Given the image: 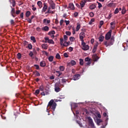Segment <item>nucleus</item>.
<instances>
[{"label": "nucleus", "instance_id": "nucleus-1", "mask_svg": "<svg viewBox=\"0 0 128 128\" xmlns=\"http://www.w3.org/2000/svg\"><path fill=\"white\" fill-rule=\"evenodd\" d=\"M48 108H51L53 112H54L56 110V103L54 102V100H51L48 104Z\"/></svg>", "mask_w": 128, "mask_h": 128}, {"label": "nucleus", "instance_id": "nucleus-2", "mask_svg": "<svg viewBox=\"0 0 128 128\" xmlns=\"http://www.w3.org/2000/svg\"><path fill=\"white\" fill-rule=\"evenodd\" d=\"M87 119L88 120L90 126L92 128H96V126H94V121L92 120V118L90 116H88Z\"/></svg>", "mask_w": 128, "mask_h": 128}, {"label": "nucleus", "instance_id": "nucleus-3", "mask_svg": "<svg viewBox=\"0 0 128 128\" xmlns=\"http://www.w3.org/2000/svg\"><path fill=\"white\" fill-rule=\"evenodd\" d=\"M48 4H49L52 10H54L56 8V3L54 2V0H49L48 1Z\"/></svg>", "mask_w": 128, "mask_h": 128}, {"label": "nucleus", "instance_id": "nucleus-4", "mask_svg": "<svg viewBox=\"0 0 128 128\" xmlns=\"http://www.w3.org/2000/svg\"><path fill=\"white\" fill-rule=\"evenodd\" d=\"M82 48L83 50H90V46H88V45H86L84 42H82Z\"/></svg>", "mask_w": 128, "mask_h": 128}, {"label": "nucleus", "instance_id": "nucleus-5", "mask_svg": "<svg viewBox=\"0 0 128 128\" xmlns=\"http://www.w3.org/2000/svg\"><path fill=\"white\" fill-rule=\"evenodd\" d=\"M79 38L82 42H84V38H86V33L84 32H81L80 34Z\"/></svg>", "mask_w": 128, "mask_h": 128}, {"label": "nucleus", "instance_id": "nucleus-6", "mask_svg": "<svg viewBox=\"0 0 128 128\" xmlns=\"http://www.w3.org/2000/svg\"><path fill=\"white\" fill-rule=\"evenodd\" d=\"M112 30H110L106 34L105 38L106 40H108L112 36Z\"/></svg>", "mask_w": 128, "mask_h": 128}, {"label": "nucleus", "instance_id": "nucleus-7", "mask_svg": "<svg viewBox=\"0 0 128 128\" xmlns=\"http://www.w3.org/2000/svg\"><path fill=\"white\" fill-rule=\"evenodd\" d=\"M44 40V42H48V44H54V40H50L48 37H45Z\"/></svg>", "mask_w": 128, "mask_h": 128}, {"label": "nucleus", "instance_id": "nucleus-8", "mask_svg": "<svg viewBox=\"0 0 128 128\" xmlns=\"http://www.w3.org/2000/svg\"><path fill=\"white\" fill-rule=\"evenodd\" d=\"M47 8H48V5H47L46 3H44V7L42 9V12H46Z\"/></svg>", "mask_w": 128, "mask_h": 128}, {"label": "nucleus", "instance_id": "nucleus-9", "mask_svg": "<svg viewBox=\"0 0 128 128\" xmlns=\"http://www.w3.org/2000/svg\"><path fill=\"white\" fill-rule=\"evenodd\" d=\"M11 14L13 18H16V16H14V14H16V9H14V8H12V6H11Z\"/></svg>", "mask_w": 128, "mask_h": 128}, {"label": "nucleus", "instance_id": "nucleus-10", "mask_svg": "<svg viewBox=\"0 0 128 128\" xmlns=\"http://www.w3.org/2000/svg\"><path fill=\"white\" fill-rule=\"evenodd\" d=\"M58 84H56L55 85V88H54V90L56 92H60V88L58 86Z\"/></svg>", "mask_w": 128, "mask_h": 128}, {"label": "nucleus", "instance_id": "nucleus-11", "mask_svg": "<svg viewBox=\"0 0 128 128\" xmlns=\"http://www.w3.org/2000/svg\"><path fill=\"white\" fill-rule=\"evenodd\" d=\"M80 74H76L73 76V80H78V78H80Z\"/></svg>", "mask_w": 128, "mask_h": 128}, {"label": "nucleus", "instance_id": "nucleus-12", "mask_svg": "<svg viewBox=\"0 0 128 128\" xmlns=\"http://www.w3.org/2000/svg\"><path fill=\"white\" fill-rule=\"evenodd\" d=\"M51 7H48V11L45 12V14H54V11L50 10Z\"/></svg>", "mask_w": 128, "mask_h": 128}, {"label": "nucleus", "instance_id": "nucleus-13", "mask_svg": "<svg viewBox=\"0 0 128 128\" xmlns=\"http://www.w3.org/2000/svg\"><path fill=\"white\" fill-rule=\"evenodd\" d=\"M114 37H112L110 40L108 42L110 46H112L114 44Z\"/></svg>", "mask_w": 128, "mask_h": 128}, {"label": "nucleus", "instance_id": "nucleus-14", "mask_svg": "<svg viewBox=\"0 0 128 128\" xmlns=\"http://www.w3.org/2000/svg\"><path fill=\"white\" fill-rule=\"evenodd\" d=\"M70 64H72V66H76V62L74 60H72L70 63H68L67 66H70Z\"/></svg>", "mask_w": 128, "mask_h": 128}, {"label": "nucleus", "instance_id": "nucleus-15", "mask_svg": "<svg viewBox=\"0 0 128 128\" xmlns=\"http://www.w3.org/2000/svg\"><path fill=\"white\" fill-rule=\"evenodd\" d=\"M68 8L70 9V10H74V4L72 3H70L69 4Z\"/></svg>", "mask_w": 128, "mask_h": 128}, {"label": "nucleus", "instance_id": "nucleus-16", "mask_svg": "<svg viewBox=\"0 0 128 128\" xmlns=\"http://www.w3.org/2000/svg\"><path fill=\"white\" fill-rule=\"evenodd\" d=\"M98 46V44H96L94 46L93 50H92L93 54H94V52H96V48H97Z\"/></svg>", "mask_w": 128, "mask_h": 128}, {"label": "nucleus", "instance_id": "nucleus-17", "mask_svg": "<svg viewBox=\"0 0 128 128\" xmlns=\"http://www.w3.org/2000/svg\"><path fill=\"white\" fill-rule=\"evenodd\" d=\"M42 30H44V32H48L50 30V28L48 26H45L42 28Z\"/></svg>", "mask_w": 128, "mask_h": 128}, {"label": "nucleus", "instance_id": "nucleus-18", "mask_svg": "<svg viewBox=\"0 0 128 128\" xmlns=\"http://www.w3.org/2000/svg\"><path fill=\"white\" fill-rule=\"evenodd\" d=\"M40 66H41L42 68H44V66H46V62L45 61L40 62Z\"/></svg>", "mask_w": 128, "mask_h": 128}, {"label": "nucleus", "instance_id": "nucleus-19", "mask_svg": "<svg viewBox=\"0 0 128 128\" xmlns=\"http://www.w3.org/2000/svg\"><path fill=\"white\" fill-rule=\"evenodd\" d=\"M34 74H35L36 76H40V74L38 70H34L33 72Z\"/></svg>", "mask_w": 128, "mask_h": 128}, {"label": "nucleus", "instance_id": "nucleus-20", "mask_svg": "<svg viewBox=\"0 0 128 128\" xmlns=\"http://www.w3.org/2000/svg\"><path fill=\"white\" fill-rule=\"evenodd\" d=\"M86 1H84V2L82 1L80 3V6L81 7V10L82 8H84V6H86Z\"/></svg>", "mask_w": 128, "mask_h": 128}, {"label": "nucleus", "instance_id": "nucleus-21", "mask_svg": "<svg viewBox=\"0 0 128 128\" xmlns=\"http://www.w3.org/2000/svg\"><path fill=\"white\" fill-rule=\"evenodd\" d=\"M37 4L38 6H39V8H42V2L40 1H38L37 2Z\"/></svg>", "mask_w": 128, "mask_h": 128}, {"label": "nucleus", "instance_id": "nucleus-22", "mask_svg": "<svg viewBox=\"0 0 128 128\" xmlns=\"http://www.w3.org/2000/svg\"><path fill=\"white\" fill-rule=\"evenodd\" d=\"M93 60L94 62H96L98 60V56H97L96 54H94L93 56Z\"/></svg>", "mask_w": 128, "mask_h": 128}, {"label": "nucleus", "instance_id": "nucleus-23", "mask_svg": "<svg viewBox=\"0 0 128 128\" xmlns=\"http://www.w3.org/2000/svg\"><path fill=\"white\" fill-rule=\"evenodd\" d=\"M96 8V6L95 4H92L90 6V10H94Z\"/></svg>", "mask_w": 128, "mask_h": 128}, {"label": "nucleus", "instance_id": "nucleus-24", "mask_svg": "<svg viewBox=\"0 0 128 128\" xmlns=\"http://www.w3.org/2000/svg\"><path fill=\"white\" fill-rule=\"evenodd\" d=\"M104 44L106 46V48H108V46H110L108 41H104Z\"/></svg>", "mask_w": 128, "mask_h": 128}, {"label": "nucleus", "instance_id": "nucleus-25", "mask_svg": "<svg viewBox=\"0 0 128 128\" xmlns=\"http://www.w3.org/2000/svg\"><path fill=\"white\" fill-rule=\"evenodd\" d=\"M43 22H44V24H50V20H48L46 19H44L43 20Z\"/></svg>", "mask_w": 128, "mask_h": 128}, {"label": "nucleus", "instance_id": "nucleus-26", "mask_svg": "<svg viewBox=\"0 0 128 128\" xmlns=\"http://www.w3.org/2000/svg\"><path fill=\"white\" fill-rule=\"evenodd\" d=\"M104 37L102 36H100L99 38H98V40H99V42H104Z\"/></svg>", "mask_w": 128, "mask_h": 128}, {"label": "nucleus", "instance_id": "nucleus-27", "mask_svg": "<svg viewBox=\"0 0 128 128\" xmlns=\"http://www.w3.org/2000/svg\"><path fill=\"white\" fill-rule=\"evenodd\" d=\"M30 40L33 42H36V38L34 36H30Z\"/></svg>", "mask_w": 128, "mask_h": 128}, {"label": "nucleus", "instance_id": "nucleus-28", "mask_svg": "<svg viewBox=\"0 0 128 128\" xmlns=\"http://www.w3.org/2000/svg\"><path fill=\"white\" fill-rule=\"evenodd\" d=\"M30 16V12L27 11L26 13V18H28Z\"/></svg>", "mask_w": 128, "mask_h": 128}, {"label": "nucleus", "instance_id": "nucleus-29", "mask_svg": "<svg viewBox=\"0 0 128 128\" xmlns=\"http://www.w3.org/2000/svg\"><path fill=\"white\" fill-rule=\"evenodd\" d=\"M126 8H124V6H123L122 11V14H126Z\"/></svg>", "mask_w": 128, "mask_h": 128}, {"label": "nucleus", "instance_id": "nucleus-30", "mask_svg": "<svg viewBox=\"0 0 128 128\" xmlns=\"http://www.w3.org/2000/svg\"><path fill=\"white\" fill-rule=\"evenodd\" d=\"M42 47L44 49V50H48V46H46V44H44L42 45Z\"/></svg>", "mask_w": 128, "mask_h": 128}, {"label": "nucleus", "instance_id": "nucleus-31", "mask_svg": "<svg viewBox=\"0 0 128 128\" xmlns=\"http://www.w3.org/2000/svg\"><path fill=\"white\" fill-rule=\"evenodd\" d=\"M56 76H60L62 74L60 71H56Z\"/></svg>", "mask_w": 128, "mask_h": 128}, {"label": "nucleus", "instance_id": "nucleus-32", "mask_svg": "<svg viewBox=\"0 0 128 128\" xmlns=\"http://www.w3.org/2000/svg\"><path fill=\"white\" fill-rule=\"evenodd\" d=\"M48 60H49V62H52L54 60V56H49V58H48Z\"/></svg>", "mask_w": 128, "mask_h": 128}, {"label": "nucleus", "instance_id": "nucleus-33", "mask_svg": "<svg viewBox=\"0 0 128 128\" xmlns=\"http://www.w3.org/2000/svg\"><path fill=\"white\" fill-rule=\"evenodd\" d=\"M64 66H60L59 67V70H60V72H64Z\"/></svg>", "mask_w": 128, "mask_h": 128}, {"label": "nucleus", "instance_id": "nucleus-34", "mask_svg": "<svg viewBox=\"0 0 128 128\" xmlns=\"http://www.w3.org/2000/svg\"><path fill=\"white\" fill-rule=\"evenodd\" d=\"M39 90L41 91V92H44V86L42 85L40 86L39 88Z\"/></svg>", "mask_w": 128, "mask_h": 128}, {"label": "nucleus", "instance_id": "nucleus-35", "mask_svg": "<svg viewBox=\"0 0 128 128\" xmlns=\"http://www.w3.org/2000/svg\"><path fill=\"white\" fill-rule=\"evenodd\" d=\"M80 66H84V60L82 58L80 59Z\"/></svg>", "mask_w": 128, "mask_h": 128}, {"label": "nucleus", "instance_id": "nucleus-36", "mask_svg": "<svg viewBox=\"0 0 128 128\" xmlns=\"http://www.w3.org/2000/svg\"><path fill=\"white\" fill-rule=\"evenodd\" d=\"M56 58H57V60H60V55L58 53L56 54Z\"/></svg>", "mask_w": 128, "mask_h": 128}, {"label": "nucleus", "instance_id": "nucleus-37", "mask_svg": "<svg viewBox=\"0 0 128 128\" xmlns=\"http://www.w3.org/2000/svg\"><path fill=\"white\" fill-rule=\"evenodd\" d=\"M17 58L18 60H20V58H22V54H20V53L19 52L17 54Z\"/></svg>", "mask_w": 128, "mask_h": 128}, {"label": "nucleus", "instance_id": "nucleus-38", "mask_svg": "<svg viewBox=\"0 0 128 128\" xmlns=\"http://www.w3.org/2000/svg\"><path fill=\"white\" fill-rule=\"evenodd\" d=\"M56 34V32H54V30H52L51 32H50L48 33V36H50L51 34Z\"/></svg>", "mask_w": 128, "mask_h": 128}, {"label": "nucleus", "instance_id": "nucleus-39", "mask_svg": "<svg viewBox=\"0 0 128 128\" xmlns=\"http://www.w3.org/2000/svg\"><path fill=\"white\" fill-rule=\"evenodd\" d=\"M80 28V24L77 25L76 27V32H78Z\"/></svg>", "mask_w": 128, "mask_h": 128}, {"label": "nucleus", "instance_id": "nucleus-40", "mask_svg": "<svg viewBox=\"0 0 128 128\" xmlns=\"http://www.w3.org/2000/svg\"><path fill=\"white\" fill-rule=\"evenodd\" d=\"M94 22V18H92L88 22V24H92V22Z\"/></svg>", "mask_w": 128, "mask_h": 128}, {"label": "nucleus", "instance_id": "nucleus-41", "mask_svg": "<svg viewBox=\"0 0 128 128\" xmlns=\"http://www.w3.org/2000/svg\"><path fill=\"white\" fill-rule=\"evenodd\" d=\"M11 2H11V4H12V6L14 7L16 6V0H10Z\"/></svg>", "mask_w": 128, "mask_h": 128}, {"label": "nucleus", "instance_id": "nucleus-42", "mask_svg": "<svg viewBox=\"0 0 128 128\" xmlns=\"http://www.w3.org/2000/svg\"><path fill=\"white\" fill-rule=\"evenodd\" d=\"M68 46V42L66 41L63 44V46Z\"/></svg>", "mask_w": 128, "mask_h": 128}, {"label": "nucleus", "instance_id": "nucleus-43", "mask_svg": "<svg viewBox=\"0 0 128 128\" xmlns=\"http://www.w3.org/2000/svg\"><path fill=\"white\" fill-rule=\"evenodd\" d=\"M28 48L29 50H32V45L30 44H28Z\"/></svg>", "mask_w": 128, "mask_h": 128}, {"label": "nucleus", "instance_id": "nucleus-44", "mask_svg": "<svg viewBox=\"0 0 128 128\" xmlns=\"http://www.w3.org/2000/svg\"><path fill=\"white\" fill-rule=\"evenodd\" d=\"M40 94V90H36L35 91V94H36V96H38V94Z\"/></svg>", "mask_w": 128, "mask_h": 128}, {"label": "nucleus", "instance_id": "nucleus-45", "mask_svg": "<svg viewBox=\"0 0 128 128\" xmlns=\"http://www.w3.org/2000/svg\"><path fill=\"white\" fill-rule=\"evenodd\" d=\"M66 34L67 36H71V34H72V32H68V31H66Z\"/></svg>", "mask_w": 128, "mask_h": 128}, {"label": "nucleus", "instance_id": "nucleus-46", "mask_svg": "<svg viewBox=\"0 0 128 128\" xmlns=\"http://www.w3.org/2000/svg\"><path fill=\"white\" fill-rule=\"evenodd\" d=\"M98 3V8H102V4L98 2H97Z\"/></svg>", "mask_w": 128, "mask_h": 128}, {"label": "nucleus", "instance_id": "nucleus-47", "mask_svg": "<svg viewBox=\"0 0 128 128\" xmlns=\"http://www.w3.org/2000/svg\"><path fill=\"white\" fill-rule=\"evenodd\" d=\"M118 8H116V10H114V14H118Z\"/></svg>", "mask_w": 128, "mask_h": 128}, {"label": "nucleus", "instance_id": "nucleus-48", "mask_svg": "<svg viewBox=\"0 0 128 128\" xmlns=\"http://www.w3.org/2000/svg\"><path fill=\"white\" fill-rule=\"evenodd\" d=\"M89 14L91 18H94V14L92 12H90Z\"/></svg>", "mask_w": 128, "mask_h": 128}, {"label": "nucleus", "instance_id": "nucleus-49", "mask_svg": "<svg viewBox=\"0 0 128 128\" xmlns=\"http://www.w3.org/2000/svg\"><path fill=\"white\" fill-rule=\"evenodd\" d=\"M74 37H72V36L70 37V42H74Z\"/></svg>", "mask_w": 128, "mask_h": 128}, {"label": "nucleus", "instance_id": "nucleus-50", "mask_svg": "<svg viewBox=\"0 0 128 128\" xmlns=\"http://www.w3.org/2000/svg\"><path fill=\"white\" fill-rule=\"evenodd\" d=\"M85 62H90V58H89L88 57L84 59Z\"/></svg>", "mask_w": 128, "mask_h": 128}, {"label": "nucleus", "instance_id": "nucleus-51", "mask_svg": "<svg viewBox=\"0 0 128 128\" xmlns=\"http://www.w3.org/2000/svg\"><path fill=\"white\" fill-rule=\"evenodd\" d=\"M34 66L36 67V70H40V66L38 64H34Z\"/></svg>", "mask_w": 128, "mask_h": 128}, {"label": "nucleus", "instance_id": "nucleus-52", "mask_svg": "<svg viewBox=\"0 0 128 128\" xmlns=\"http://www.w3.org/2000/svg\"><path fill=\"white\" fill-rule=\"evenodd\" d=\"M64 40H65L66 42V40H68V36L66 35H64Z\"/></svg>", "mask_w": 128, "mask_h": 128}, {"label": "nucleus", "instance_id": "nucleus-53", "mask_svg": "<svg viewBox=\"0 0 128 128\" xmlns=\"http://www.w3.org/2000/svg\"><path fill=\"white\" fill-rule=\"evenodd\" d=\"M64 58H68V54L66 52L64 53Z\"/></svg>", "mask_w": 128, "mask_h": 128}, {"label": "nucleus", "instance_id": "nucleus-54", "mask_svg": "<svg viewBox=\"0 0 128 128\" xmlns=\"http://www.w3.org/2000/svg\"><path fill=\"white\" fill-rule=\"evenodd\" d=\"M64 22L66 24V26H68V24H70V20H65Z\"/></svg>", "mask_w": 128, "mask_h": 128}, {"label": "nucleus", "instance_id": "nucleus-55", "mask_svg": "<svg viewBox=\"0 0 128 128\" xmlns=\"http://www.w3.org/2000/svg\"><path fill=\"white\" fill-rule=\"evenodd\" d=\"M33 54H38V52H36V49L34 48L33 49Z\"/></svg>", "mask_w": 128, "mask_h": 128}, {"label": "nucleus", "instance_id": "nucleus-56", "mask_svg": "<svg viewBox=\"0 0 128 128\" xmlns=\"http://www.w3.org/2000/svg\"><path fill=\"white\" fill-rule=\"evenodd\" d=\"M29 56H31V58H32V56H34V53L32 52H30V54H29Z\"/></svg>", "mask_w": 128, "mask_h": 128}, {"label": "nucleus", "instance_id": "nucleus-57", "mask_svg": "<svg viewBox=\"0 0 128 128\" xmlns=\"http://www.w3.org/2000/svg\"><path fill=\"white\" fill-rule=\"evenodd\" d=\"M76 117L78 118V114H80V112H78V110H76Z\"/></svg>", "mask_w": 128, "mask_h": 128}, {"label": "nucleus", "instance_id": "nucleus-58", "mask_svg": "<svg viewBox=\"0 0 128 128\" xmlns=\"http://www.w3.org/2000/svg\"><path fill=\"white\" fill-rule=\"evenodd\" d=\"M78 16V12H75L74 13V16H75V18H76V16Z\"/></svg>", "mask_w": 128, "mask_h": 128}, {"label": "nucleus", "instance_id": "nucleus-59", "mask_svg": "<svg viewBox=\"0 0 128 128\" xmlns=\"http://www.w3.org/2000/svg\"><path fill=\"white\" fill-rule=\"evenodd\" d=\"M10 22L11 24H14V20H10Z\"/></svg>", "mask_w": 128, "mask_h": 128}, {"label": "nucleus", "instance_id": "nucleus-60", "mask_svg": "<svg viewBox=\"0 0 128 128\" xmlns=\"http://www.w3.org/2000/svg\"><path fill=\"white\" fill-rule=\"evenodd\" d=\"M23 44L24 46H26L28 44V42H26V40H24Z\"/></svg>", "mask_w": 128, "mask_h": 128}, {"label": "nucleus", "instance_id": "nucleus-61", "mask_svg": "<svg viewBox=\"0 0 128 128\" xmlns=\"http://www.w3.org/2000/svg\"><path fill=\"white\" fill-rule=\"evenodd\" d=\"M20 18H21L22 19L24 18V12H22L20 14Z\"/></svg>", "mask_w": 128, "mask_h": 128}, {"label": "nucleus", "instance_id": "nucleus-62", "mask_svg": "<svg viewBox=\"0 0 128 128\" xmlns=\"http://www.w3.org/2000/svg\"><path fill=\"white\" fill-rule=\"evenodd\" d=\"M20 14V10H17L16 11V14Z\"/></svg>", "mask_w": 128, "mask_h": 128}, {"label": "nucleus", "instance_id": "nucleus-63", "mask_svg": "<svg viewBox=\"0 0 128 128\" xmlns=\"http://www.w3.org/2000/svg\"><path fill=\"white\" fill-rule=\"evenodd\" d=\"M104 24V21L103 20H100V26H102Z\"/></svg>", "mask_w": 128, "mask_h": 128}, {"label": "nucleus", "instance_id": "nucleus-64", "mask_svg": "<svg viewBox=\"0 0 128 128\" xmlns=\"http://www.w3.org/2000/svg\"><path fill=\"white\" fill-rule=\"evenodd\" d=\"M62 82H66V79L62 78Z\"/></svg>", "mask_w": 128, "mask_h": 128}]
</instances>
